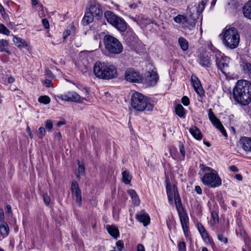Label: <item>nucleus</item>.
I'll use <instances>...</instances> for the list:
<instances>
[{"instance_id":"72a5a7b5","label":"nucleus","mask_w":251,"mask_h":251,"mask_svg":"<svg viewBox=\"0 0 251 251\" xmlns=\"http://www.w3.org/2000/svg\"><path fill=\"white\" fill-rule=\"evenodd\" d=\"M241 66L244 73L248 74L249 77L251 78V64L248 62H243Z\"/></svg>"},{"instance_id":"338daca9","label":"nucleus","mask_w":251,"mask_h":251,"mask_svg":"<svg viewBox=\"0 0 251 251\" xmlns=\"http://www.w3.org/2000/svg\"><path fill=\"white\" fill-rule=\"evenodd\" d=\"M66 124L65 122L64 121H59L57 124V126L58 127L61 126L62 125H64Z\"/></svg>"},{"instance_id":"b1692460","label":"nucleus","mask_w":251,"mask_h":251,"mask_svg":"<svg viewBox=\"0 0 251 251\" xmlns=\"http://www.w3.org/2000/svg\"><path fill=\"white\" fill-rule=\"evenodd\" d=\"M106 229L110 235L117 239L120 236L119 229L115 226H106Z\"/></svg>"},{"instance_id":"7ed1b4c3","label":"nucleus","mask_w":251,"mask_h":251,"mask_svg":"<svg viewBox=\"0 0 251 251\" xmlns=\"http://www.w3.org/2000/svg\"><path fill=\"white\" fill-rule=\"evenodd\" d=\"M200 168L204 172L201 178V181L204 185L209 188H215L222 185V179L216 170L202 164L200 165Z\"/></svg>"},{"instance_id":"20e7f679","label":"nucleus","mask_w":251,"mask_h":251,"mask_svg":"<svg viewBox=\"0 0 251 251\" xmlns=\"http://www.w3.org/2000/svg\"><path fill=\"white\" fill-rule=\"evenodd\" d=\"M93 71L97 77L106 80L114 78L117 75V69L114 65L100 61L95 63Z\"/></svg>"},{"instance_id":"aec40b11","label":"nucleus","mask_w":251,"mask_h":251,"mask_svg":"<svg viewBox=\"0 0 251 251\" xmlns=\"http://www.w3.org/2000/svg\"><path fill=\"white\" fill-rule=\"evenodd\" d=\"M199 63L203 67H210L212 65V61L210 57L205 54L201 55L199 57Z\"/></svg>"},{"instance_id":"bf43d9fd","label":"nucleus","mask_w":251,"mask_h":251,"mask_svg":"<svg viewBox=\"0 0 251 251\" xmlns=\"http://www.w3.org/2000/svg\"><path fill=\"white\" fill-rule=\"evenodd\" d=\"M55 137L59 141H60L61 138H62V135H61V134L60 132H57L56 134H55Z\"/></svg>"},{"instance_id":"e2e57ef3","label":"nucleus","mask_w":251,"mask_h":251,"mask_svg":"<svg viewBox=\"0 0 251 251\" xmlns=\"http://www.w3.org/2000/svg\"><path fill=\"white\" fill-rule=\"evenodd\" d=\"M7 25L10 28H13L15 26V24L13 22H10Z\"/></svg>"},{"instance_id":"58836bf2","label":"nucleus","mask_w":251,"mask_h":251,"mask_svg":"<svg viewBox=\"0 0 251 251\" xmlns=\"http://www.w3.org/2000/svg\"><path fill=\"white\" fill-rule=\"evenodd\" d=\"M117 251H122L124 248V243L122 240H118L116 243Z\"/></svg>"},{"instance_id":"1a4fd4ad","label":"nucleus","mask_w":251,"mask_h":251,"mask_svg":"<svg viewBox=\"0 0 251 251\" xmlns=\"http://www.w3.org/2000/svg\"><path fill=\"white\" fill-rule=\"evenodd\" d=\"M125 79L130 82L141 83L143 80L142 75L132 68L127 69L125 73Z\"/></svg>"},{"instance_id":"bb28decb","label":"nucleus","mask_w":251,"mask_h":251,"mask_svg":"<svg viewBox=\"0 0 251 251\" xmlns=\"http://www.w3.org/2000/svg\"><path fill=\"white\" fill-rule=\"evenodd\" d=\"M13 41L14 44L18 48H25L28 46L24 39L14 35H13Z\"/></svg>"},{"instance_id":"864d4df0","label":"nucleus","mask_w":251,"mask_h":251,"mask_svg":"<svg viewBox=\"0 0 251 251\" xmlns=\"http://www.w3.org/2000/svg\"><path fill=\"white\" fill-rule=\"evenodd\" d=\"M26 130V132H27L28 136H29V137L31 139H32L33 138V135L32 134V133L31 132V130L29 126H27Z\"/></svg>"},{"instance_id":"f8f14e48","label":"nucleus","mask_w":251,"mask_h":251,"mask_svg":"<svg viewBox=\"0 0 251 251\" xmlns=\"http://www.w3.org/2000/svg\"><path fill=\"white\" fill-rule=\"evenodd\" d=\"M182 228L185 236H188L189 218L187 213L184 208L177 210Z\"/></svg>"},{"instance_id":"de8ad7c7","label":"nucleus","mask_w":251,"mask_h":251,"mask_svg":"<svg viewBox=\"0 0 251 251\" xmlns=\"http://www.w3.org/2000/svg\"><path fill=\"white\" fill-rule=\"evenodd\" d=\"M166 191L167 195H173L172 186L170 183H167Z\"/></svg>"},{"instance_id":"13d9d810","label":"nucleus","mask_w":251,"mask_h":251,"mask_svg":"<svg viewBox=\"0 0 251 251\" xmlns=\"http://www.w3.org/2000/svg\"><path fill=\"white\" fill-rule=\"evenodd\" d=\"M229 169L233 172H237L238 171V169L234 165L231 166L229 167Z\"/></svg>"},{"instance_id":"ddd939ff","label":"nucleus","mask_w":251,"mask_h":251,"mask_svg":"<svg viewBox=\"0 0 251 251\" xmlns=\"http://www.w3.org/2000/svg\"><path fill=\"white\" fill-rule=\"evenodd\" d=\"M206 2V0H202L196 7L193 6L192 5H188L187 10H188L191 15H193L194 14H197V17L195 19V24H196L197 22L199 16L204 10Z\"/></svg>"},{"instance_id":"f03ea898","label":"nucleus","mask_w":251,"mask_h":251,"mask_svg":"<svg viewBox=\"0 0 251 251\" xmlns=\"http://www.w3.org/2000/svg\"><path fill=\"white\" fill-rule=\"evenodd\" d=\"M131 105L136 111L151 112L153 110L155 102L141 93L135 92L131 96Z\"/></svg>"},{"instance_id":"0eeeda50","label":"nucleus","mask_w":251,"mask_h":251,"mask_svg":"<svg viewBox=\"0 0 251 251\" xmlns=\"http://www.w3.org/2000/svg\"><path fill=\"white\" fill-rule=\"evenodd\" d=\"M104 17L107 22L120 32H124L126 30L127 24L122 18L116 15L111 11L104 12Z\"/></svg>"},{"instance_id":"69168bd1","label":"nucleus","mask_w":251,"mask_h":251,"mask_svg":"<svg viewBox=\"0 0 251 251\" xmlns=\"http://www.w3.org/2000/svg\"><path fill=\"white\" fill-rule=\"evenodd\" d=\"M129 7L131 9H135L137 7V5L135 3H131L129 5Z\"/></svg>"},{"instance_id":"f257e3e1","label":"nucleus","mask_w":251,"mask_h":251,"mask_svg":"<svg viewBox=\"0 0 251 251\" xmlns=\"http://www.w3.org/2000/svg\"><path fill=\"white\" fill-rule=\"evenodd\" d=\"M233 99L237 102L247 105L251 101V83L245 79L238 80L233 89Z\"/></svg>"},{"instance_id":"f704fd0d","label":"nucleus","mask_w":251,"mask_h":251,"mask_svg":"<svg viewBox=\"0 0 251 251\" xmlns=\"http://www.w3.org/2000/svg\"><path fill=\"white\" fill-rule=\"evenodd\" d=\"M128 194L131 196L134 204L139 205L140 201L136 192L133 190H130L128 191Z\"/></svg>"},{"instance_id":"7c9ffc66","label":"nucleus","mask_w":251,"mask_h":251,"mask_svg":"<svg viewBox=\"0 0 251 251\" xmlns=\"http://www.w3.org/2000/svg\"><path fill=\"white\" fill-rule=\"evenodd\" d=\"M178 42L182 50L186 51L188 50L189 44L186 39L182 37H180L178 38Z\"/></svg>"},{"instance_id":"a19ab883","label":"nucleus","mask_w":251,"mask_h":251,"mask_svg":"<svg viewBox=\"0 0 251 251\" xmlns=\"http://www.w3.org/2000/svg\"><path fill=\"white\" fill-rule=\"evenodd\" d=\"M179 149L180 152L182 156V160H184L185 156V150L184 148V146L182 144H181L179 145Z\"/></svg>"},{"instance_id":"393cba45","label":"nucleus","mask_w":251,"mask_h":251,"mask_svg":"<svg viewBox=\"0 0 251 251\" xmlns=\"http://www.w3.org/2000/svg\"><path fill=\"white\" fill-rule=\"evenodd\" d=\"M94 15H92L86 9L84 16L82 20L83 25H87L92 23L94 20Z\"/></svg>"},{"instance_id":"3c124183","label":"nucleus","mask_w":251,"mask_h":251,"mask_svg":"<svg viewBox=\"0 0 251 251\" xmlns=\"http://www.w3.org/2000/svg\"><path fill=\"white\" fill-rule=\"evenodd\" d=\"M218 129L221 131L224 136L226 138L227 137V134L223 126H221V127Z\"/></svg>"},{"instance_id":"2eb2a0df","label":"nucleus","mask_w":251,"mask_h":251,"mask_svg":"<svg viewBox=\"0 0 251 251\" xmlns=\"http://www.w3.org/2000/svg\"><path fill=\"white\" fill-rule=\"evenodd\" d=\"M71 191L73 195L76 197V203L79 206L81 205V192L78 187V184L76 182H73L71 185Z\"/></svg>"},{"instance_id":"c756f323","label":"nucleus","mask_w":251,"mask_h":251,"mask_svg":"<svg viewBox=\"0 0 251 251\" xmlns=\"http://www.w3.org/2000/svg\"><path fill=\"white\" fill-rule=\"evenodd\" d=\"M176 113L180 118H184L185 116V110L182 105L178 104L175 108Z\"/></svg>"},{"instance_id":"ea45409f","label":"nucleus","mask_w":251,"mask_h":251,"mask_svg":"<svg viewBox=\"0 0 251 251\" xmlns=\"http://www.w3.org/2000/svg\"><path fill=\"white\" fill-rule=\"evenodd\" d=\"M45 126L49 131L51 130L53 128V122L51 120H48L46 121Z\"/></svg>"},{"instance_id":"49530a36","label":"nucleus","mask_w":251,"mask_h":251,"mask_svg":"<svg viewBox=\"0 0 251 251\" xmlns=\"http://www.w3.org/2000/svg\"><path fill=\"white\" fill-rule=\"evenodd\" d=\"M181 102L185 106H188L190 103L189 99L187 96H183L182 98Z\"/></svg>"},{"instance_id":"603ef678","label":"nucleus","mask_w":251,"mask_h":251,"mask_svg":"<svg viewBox=\"0 0 251 251\" xmlns=\"http://www.w3.org/2000/svg\"><path fill=\"white\" fill-rule=\"evenodd\" d=\"M71 34V30L70 29H66L63 34V37L64 40H65Z\"/></svg>"},{"instance_id":"680f3d73","label":"nucleus","mask_w":251,"mask_h":251,"mask_svg":"<svg viewBox=\"0 0 251 251\" xmlns=\"http://www.w3.org/2000/svg\"><path fill=\"white\" fill-rule=\"evenodd\" d=\"M235 178L237 180H240V181L242 180L243 179V177H242V175L240 174H236L235 175Z\"/></svg>"},{"instance_id":"e433bc0d","label":"nucleus","mask_w":251,"mask_h":251,"mask_svg":"<svg viewBox=\"0 0 251 251\" xmlns=\"http://www.w3.org/2000/svg\"><path fill=\"white\" fill-rule=\"evenodd\" d=\"M0 33L8 36L10 31L3 24H0Z\"/></svg>"},{"instance_id":"09e8293b","label":"nucleus","mask_w":251,"mask_h":251,"mask_svg":"<svg viewBox=\"0 0 251 251\" xmlns=\"http://www.w3.org/2000/svg\"><path fill=\"white\" fill-rule=\"evenodd\" d=\"M43 198L45 204L47 205H49L50 204V198L48 196V195L47 194H46L44 195Z\"/></svg>"},{"instance_id":"6ab92c4d","label":"nucleus","mask_w":251,"mask_h":251,"mask_svg":"<svg viewBox=\"0 0 251 251\" xmlns=\"http://www.w3.org/2000/svg\"><path fill=\"white\" fill-rule=\"evenodd\" d=\"M240 144L242 148L246 151L251 152V138L242 137L240 139Z\"/></svg>"},{"instance_id":"5fc2aeb1","label":"nucleus","mask_w":251,"mask_h":251,"mask_svg":"<svg viewBox=\"0 0 251 251\" xmlns=\"http://www.w3.org/2000/svg\"><path fill=\"white\" fill-rule=\"evenodd\" d=\"M52 82L49 79H46L44 84L47 87H50L51 86Z\"/></svg>"},{"instance_id":"dca6fc26","label":"nucleus","mask_w":251,"mask_h":251,"mask_svg":"<svg viewBox=\"0 0 251 251\" xmlns=\"http://www.w3.org/2000/svg\"><path fill=\"white\" fill-rule=\"evenodd\" d=\"M191 81L195 92L200 96L203 94V90L199 78L195 75H192Z\"/></svg>"},{"instance_id":"39448f33","label":"nucleus","mask_w":251,"mask_h":251,"mask_svg":"<svg viewBox=\"0 0 251 251\" xmlns=\"http://www.w3.org/2000/svg\"><path fill=\"white\" fill-rule=\"evenodd\" d=\"M240 35L235 27L226 28L223 32V42L225 46L230 49L236 48L239 44Z\"/></svg>"},{"instance_id":"774afa93","label":"nucleus","mask_w":251,"mask_h":251,"mask_svg":"<svg viewBox=\"0 0 251 251\" xmlns=\"http://www.w3.org/2000/svg\"><path fill=\"white\" fill-rule=\"evenodd\" d=\"M31 3L33 6H36L38 4V0H31Z\"/></svg>"},{"instance_id":"9b49d317","label":"nucleus","mask_w":251,"mask_h":251,"mask_svg":"<svg viewBox=\"0 0 251 251\" xmlns=\"http://www.w3.org/2000/svg\"><path fill=\"white\" fill-rule=\"evenodd\" d=\"M86 9L97 19L100 18L102 16V6L96 0L90 1Z\"/></svg>"},{"instance_id":"a18cd8bd","label":"nucleus","mask_w":251,"mask_h":251,"mask_svg":"<svg viewBox=\"0 0 251 251\" xmlns=\"http://www.w3.org/2000/svg\"><path fill=\"white\" fill-rule=\"evenodd\" d=\"M211 217L215 222H219V216L216 211H212L211 212Z\"/></svg>"},{"instance_id":"473e14b6","label":"nucleus","mask_w":251,"mask_h":251,"mask_svg":"<svg viewBox=\"0 0 251 251\" xmlns=\"http://www.w3.org/2000/svg\"><path fill=\"white\" fill-rule=\"evenodd\" d=\"M9 228L6 223L3 222L0 226V233L2 236H6L9 234Z\"/></svg>"},{"instance_id":"2f4dec72","label":"nucleus","mask_w":251,"mask_h":251,"mask_svg":"<svg viewBox=\"0 0 251 251\" xmlns=\"http://www.w3.org/2000/svg\"><path fill=\"white\" fill-rule=\"evenodd\" d=\"M131 179L132 176L128 171H124L122 172V181L126 184H129Z\"/></svg>"},{"instance_id":"f3484780","label":"nucleus","mask_w":251,"mask_h":251,"mask_svg":"<svg viewBox=\"0 0 251 251\" xmlns=\"http://www.w3.org/2000/svg\"><path fill=\"white\" fill-rule=\"evenodd\" d=\"M136 218L139 222L142 223L144 226L148 225L150 223V216L144 211L137 213Z\"/></svg>"},{"instance_id":"c9c22d12","label":"nucleus","mask_w":251,"mask_h":251,"mask_svg":"<svg viewBox=\"0 0 251 251\" xmlns=\"http://www.w3.org/2000/svg\"><path fill=\"white\" fill-rule=\"evenodd\" d=\"M38 101L40 103L47 104L50 102V99L48 96H42L38 98Z\"/></svg>"},{"instance_id":"412c9836","label":"nucleus","mask_w":251,"mask_h":251,"mask_svg":"<svg viewBox=\"0 0 251 251\" xmlns=\"http://www.w3.org/2000/svg\"><path fill=\"white\" fill-rule=\"evenodd\" d=\"M158 79V76L155 72L152 71L149 72L147 76L146 80L149 85L151 86H154L156 83Z\"/></svg>"},{"instance_id":"052dcab7","label":"nucleus","mask_w":251,"mask_h":251,"mask_svg":"<svg viewBox=\"0 0 251 251\" xmlns=\"http://www.w3.org/2000/svg\"><path fill=\"white\" fill-rule=\"evenodd\" d=\"M4 218V212L2 209H0V220Z\"/></svg>"},{"instance_id":"a878e982","label":"nucleus","mask_w":251,"mask_h":251,"mask_svg":"<svg viewBox=\"0 0 251 251\" xmlns=\"http://www.w3.org/2000/svg\"><path fill=\"white\" fill-rule=\"evenodd\" d=\"M243 12L246 18L251 19V1H249L244 5Z\"/></svg>"},{"instance_id":"4d7b16f0","label":"nucleus","mask_w":251,"mask_h":251,"mask_svg":"<svg viewBox=\"0 0 251 251\" xmlns=\"http://www.w3.org/2000/svg\"><path fill=\"white\" fill-rule=\"evenodd\" d=\"M137 251H145L144 246L140 244H138Z\"/></svg>"},{"instance_id":"0e129e2a","label":"nucleus","mask_w":251,"mask_h":251,"mask_svg":"<svg viewBox=\"0 0 251 251\" xmlns=\"http://www.w3.org/2000/svg\"><path fill=\"white\" fill-rule=\"evenodd\" d=\"M1 13V16H2V17H3V19H6L8 17V14L6 13L5 11L4 12H2V13Z\"/></svg>"},{"instance_id":"c85d7f7f","label":"nucleus","mask_w":251,"mask_h":251,"mask_svg":"<svg viewBox=\"0 0 251 251\" xmlns=\"http://www.w3.org/2000/svg\"><path fill=\"white\" fill-rule=\"evenodd\" d=\"M174 199L176 205V210L183 208L182 205L181 199L179 197L177 189L174 188Z\"/></svg>"},{"instance_id":"c03bdc74","label":"nucleus","mask_w":251,"mask_h":251,"mask_svg":"<svg viewBox=\"0 0 251 251\" xmlns=\"http://www.w3.org/2000/svg\"><path fill=\"white\" fill-rule=\"evenodd\" d=\"M218 239L219 241H220L224 243L225 244H227L228 242V239L227 238L225 237L222 234H219L218 235Z\"/></svg>"},{"instance_id":"cd10ccee","label":"nucleus","mask_w":251,"mask_h":251,"mask_svg":"<svg viewBox=\"0 0 251 251\" xmlns=\"http://www.w3.org/2000/svg\"><path fill=\"white\" fill-rule=\"evenodd\" d=\"M9 43L5 39H0V52H5L8 54H11V51L7 48Z\"/></svg>"},{"instance_id":"5701e85b","label":"nucleus","mask_w":251,"mask_h":251,"mask_svg":"<svg viewBox=\"0 0 251 251\" xmlns=\"http://www.w3.org/2000/svg\"><path fill=\"white\" fill-rule=\"evenodd\" d=\"M197 227L203 240L205 242H209L210 239L208 233L203 225L201 223H198L197 224Z\"/></svg>"},{"instance_id":"4c0bfd02","label":"nucleus","mask_w":251,"mask_h":251,"mask_svg":"<svg viewBox=\"0 0 251 251\" xmlns=\"http://www.w3.org/2000/svg\"><path fill=\"white\" fill-rule=\"evenodd\" d=\"M46 130L43 127H40L38 129V135L40 139H42L46 135Z\"/></svg>"},{"instance_id":"6e6552de","label":"nucleus","mask_w":251,"mask_h":251,"mask_svg":"<svg viewBox=\"0 0 251 251\" xmlns=\"http://www.w3.org/2000/svg\"><path fill=\"white\" fill-rule=\"evenodd\" d=\"M196 14L191 15L188 10H187V16L178 15L174 18L175 22L177 23H182L183 26L190 30L193 29L195 26V19L197 17Z\"/></svg>"},{"instance_id":"8fccbe9b","label":"nucleus","mask_w":251,"mask_h":251,"mask_svg":"<svg viewBox=\"0 0 251 251\" xmlns=\"http://www.w3.org/2000/svg\"><path fill=\"white\" fill-rule=\"evenodd\" d=\"M42 22L46 29H48L50 27L49 23L47 19H43L42 20Z\"/></svg>"},{"instance_id":"9d476101","label":"nucleus","mask_w":251,"mask_h":251,"mask_svg":"<svg viewBox=\"0 0 251 251\" xmlns=\"http://www.w3.org/2000/svg\"><path fill=\"white\" fill-rule=\"evenodd\" d=\"M229 58L221 55L220 53L216 54V65L223 74L226 75V70L228 67Z\"/></svg>"},{"instance_id":"6e6d98bb","label":"nucleus","mask_w":251,"mask_h":251,"mask_svg":"<svg viewBox=\"0 0 251 251\" xmlns=\"http://www.w3.org/2000/svg\"><path fill=\"white\" fill-rule=\"evenodd\" d=\"M195 190L198 194L201 195L202 194V189L200 186H196Z\"/></svg>"},{"instance_id":"37998d69","label":"nucleus","mask_w":251,"mask_h":251,"mask_svg":"<svg viewBox=\"0 0 251 251\" xmlns=\"http://www.w3.org/2000/svg\"><path fill=\"white\" fill-rule=\"evenodd\" d=\"M179 251H186V245L184 242H181L178 244Z\"/></svg>"},{"instance_id":"a211bd4d","label":"nucleus","mask_w":251,"mask_h":251,"mask_svg":"<svg viewBox=\"0 0 251 251\" xmlns=\"http://www.w3.org/2000/svg\"><path fill=\"white\" fill-rule=\"evenodd\" d=\"M208 116L209 120L216 128H219L221 127V126H223L219 119L215 116L211 108L208 110Z\"/></svg>"},{"instance_id":"4be33fe9","label":"nucleus","mask_w":251,"mask_h":251,"mask_svg":"<svg viewBox=\"0 0 251 251\" xmlns=\"http://www.w3.org/2000/svg\"><path fill=\"white\" fill-rule=\"evenodd\" d=\"M189 132L193 137L198 140H201L203 137L201 130L196 126H192L189 128Z\"/></svg>"},{"instance_id":"4468645a","label":"nucleus","mask_w":251,"mask_h":251,"mask_svg":"<svg viewBox=\"0 0 251 251\" xmlns=\"http://www.w3.org/2000/svg\"><path fill=\"white\" fill-rule=\"evenodd\" d=\"M61 100L68 101H73L78 103H82L84 98L74 91L68 92L66 94L61 95L59 97Z\"/></svg>"},{"instance_id":"423d86ee","label":"nucleus","mask_w":251,"mask_h":251,"mask_svg":"<svg viewBox=\"0 0 251 251\" xmlns=\"http://www.w3.org/2000/svg\"><path fill=\"white\" fill-rule=\"evenodd\" d=\"M103 43L106 50L112 54H118L123 50L121 43L115 37L110 35H105L103 38Z\"/></svg>"},{"instance_id":"79ce46f5","label":"nucleus","mask_w":251,"mask_h":251,"mask_svg":"<svg viewBox=\"0 0 251 251\" xmlns=\"http://www.w3.org/2000/svg\"><path fill=\"white\" fill-rule=\"evenodd\" d=\"M85 173V168L84 165L79 164L78 165V172L77 173V176L78 175H83Z\"/></svg>"}]
</instances>
